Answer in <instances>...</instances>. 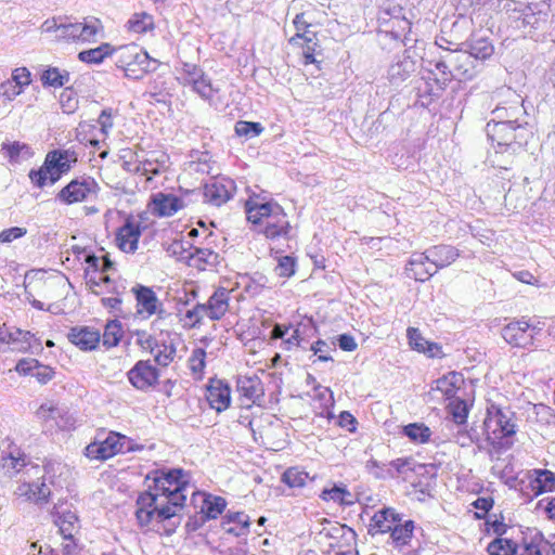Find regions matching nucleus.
Returning <instances> with one entry per match:
<instances>
[{
  "label": "nucleus",
  "instance_id": "nucleus-53",
  "mask_svg": "<svg viewBox=\"0 0 555 555\" xmlns=\"http://www.w3.org/2000/svg\"><path fill=\"white\" fill-rule=\"evenodd\" d=\"M321 499L324 501H333L340 505H349L351 501H347L346 496H350V492L346 487L334 486L330 489H323Z\"/></svg>",
  "mask_w": 555,
  "mask_h": 555
},
{
  "label": "nucleus",
  "instance_id": "nucleus-56",
  "mask_svg": "<svg viewBox=\"0 0 555 555\" xmlns=\"http://www.w3.org/2000/svg\"><path fill=\"white\" fill-rule=\"evenodd\" d=\"M296 258L293 256L278 257V264L275 266V273L281 278H291L296 272Z\"/></svg>",
  "mask_w": 555,
  "mask_h": 555
},
{
  "label": "nucleus",
  "instance_id": "nucleus-13",
  "mask_svg": "<svg viewBox=\"0 0 555 555\" xmlns=\"http://www.w3.org/2000/svg\"><path fill=\"white\" fill-rule=\"evenodd\" d=\"M541 328L529 324L525 319L509 322L502 328L503 339L511 346L527 348L533 345Z\"/></svg>",
  "mask_w": 555,
  "mask_h": 555
},
{
  "label": "nucleus",
  "instance_id": "nucleus-2",
  "mask_svg": "<svg viewBox=\"0 0 555 555\" xmlns=\"http://www.w3.org/2000/svg\"><path fill=\"white\" fill-rule=\"evenodd\" d=\"M247 220L254 231L264 235L271 242L288 241L291 224L283 207L276 202L259 197H250L245 203Z\"/></svg>",
  "mask_w": 555,
  "mask_h": 555
},
{
  "label": "nucleus",
  "instance_id": "nucleus-24",
  "mask_svg": "<svg viewBox=\"0 0 555 555\" xmlns=\"http://www.w3.org/2000/svg\"><path fill=\"white\" fill-rule=\"evenodd\" d=\"M425 251L436 273L439 270L451 266L461 256V253L456 247L447 244L431 246Z\"/></svg>",
  "mask_w": 555,
  "mask_h": 555
},
{
  "label": "nucleus",
  "instance_id": "nucleus-16",
  "mask_svg": "<svg viewBox=\"0 0 555 555\" xmlns=\"http://www.w3.org/2000/svg\"><path fill=\"white\" fill-rule=\"evenodd\" d=\"M127 437L111 431L103 441L92 442L86 448V455L92 460H107L117 453L125 452Z\"/></svg>",
  "mask_w": 555,
  "mask_h": 555
},
{
  "label": "nucleus",
  "instance_id": "nucleus-12",
  "mask_svg": "<svg viewBox=\"0 0 555 555\" xmlns=\"http://www.w3.org/2000/svg\"><path fill=\"white\" fill-rule=\"evenodd\" d=\"M99 190V184L92 177L82 176L73 179L61 189L55 199L64 205H73L95 197Z\"/></svg>",
  "mask_w": 555,
  "mask_h": 555
},
{
  "label": "nucleus",
  "instance_id": "nucleus-51",
  "mask_svg": "<svg viewBox=\"0 0 555 555\" xmlns=\"http://www.w3.org/2000/svg\"><path fill=\"white\" fill-rule=\"evenodd\" d=\"M263 129L264 128L260 122L246 120L237 121L234 127L236 135L245 139H253L260 135Z\"/></svg>",
  "mask_w": 555,
  "mask_h": 555
},
{
  "label": "nucleus",
  "instance_id": "nucleus-28",
  "mask_svg": "<svg viewBox=\"0 0 555 555\" xmlns=\"http://www.w3.org/2000/svg\"><path fill=\"white\" fill-rule=\"evenodd\" d=\"M250 518L244 512L229 511L222 518L221 527L230 534L245 537L249 532Z\"/></svg>",
  "mask_w": 555,
  "mask_h": 555
},
{
  "label": "nucleus",
  "instance_id": "nucleus-58",
  "mask_svg": "<svg viewBox=\"0 0 555 555\" xmlns=\"http://www.w3.org/2000/svg\"><path fill=\"white\" fill-rule=\"evenodd\" d=\"M137 344L144 350L152 353L153 350L157 347L158 338L152 336L145 331H137Z\"/></svg>",
  "mask_w": 555,
  "mask_h": 555
},
{
  "label": "nucleus",
  "instance_id": "nucleus-23",
  "mask_svg": "<svg viewBox=\"0 0 555 555\" xmlns=\"http://www.w3.org/2000/svg\"><path fill=\"white\" fill-rule=\"evenodd\" d=\"M152 212L158 217H170L183 208V201L175 194L158 192L151 196Z\"/></svg>",
  "mask_w": 555,
  "mask_h": 555
},
{
  "label": "nucleus",
  "instance_id": "nucleus-38",
  "mask_svg": "<svg viewBox=\"0 0 555 555\" xmlns=\"http://www.w3.org/2000/svg\"><path fill=\"white\" fill-rule=\"evenodd\" d=\"M415 525L413 520H405L403 524L401 521L396 522V525L390 530V539L396 546H403L410 543Z\"/></svg>",
  "mask_w": 555,
  "mask_h": 555
},
{
  "label": "nucleus",
  "instance_id": "nucleus-47",
  "mask_svg": "<svg viewBox=\"0 0 555 555\" xmlns=\"http://www.w3.org/2000/svg\"><path fill=\"white\" fill-rule=\"evenodd\" d=\"M309 479V474L299 467H289L282 475V481L289 488H301Z\"/></svg>",
  "mask_w": 555,
  "mask_h": 555
},
{
  "label": "nucleus",
  "instance_id": "nucleus-61",
  "mask_svg": "<svg viewBox=\"0 0 555 555\" xmlns=\"http://www.w3.org/2000/svg\"><path fill=\"white\" fill-rule=\"evenodd\" d=\"M310 350L313 352V354H318L319 361H333V358L327 354L332 348L326 341L322 339H318L315 343H313L310 347Z\"/></svg>",
  "mask_w": 555,
  "mask_h": 555
},
{
  "label": "nucleus",
  "instance_id": "nucleus-64",
  "mask_svg": "<svg viewBox=\"0 0 555 555\" xmlns=\"http://www.w3.org/2000/svg\"><path fill=\"white\" fill-rule=\"evenodd\" d=\"M98 124L100 125L101 132L105 137L108 135L114 126L111 108H105L101 112V114L98 117Z\"/></svg>",
  "mask_w": 555,
  "mask_h": 555
},
{
  "label": "nucleus",
  "instance_id": "nucleus-4",
  "mask_svg": "<svg viewBox=\"0 0 555 555\" xmlns=\"http://www.w3.org/2000/svg\"><path fill=\"white\" fill-rule=\"evenodd\" d=\"M402 0H384L378 9L377 23L380 35L390 36L406 46L412 23Z\"/></svg>",
  "mask_w": 555,
  "mask_h": 555
},
{
  "label": "nucleus",
  "instance_id": "nucleus-3",
  "mask_svg": "<svg viewBox=\"0 0 555 555\" xmlns=\"http://www.w3.org/2000/svg\"><path fill=\"white\" fill-rule=\"evenodd\" d=\"M41 29L43 33L52 34L56 41L91 42L95 41L98 35L103 31V25L94 16L85 17L81 22H73L67 16H57L46 20Z\"/></svg>",
  "mask_w": 555,
  "mask_h": 555
},
{
  "label": "nucleus",
  "instance_id": "nucleus-21",
  "mask_svg": "<svg viewBox=\"0 0 555 555\" xmlns=\"http://www.w3.org/2000/svg\"><path fill=\"white\" fill-rule=\"evenodd\" d=\"M405 274L409 279H413L417 282H426L436 274L426 251L413 253L411 255L405 266Z\"/></svg>",
  "mask_w": 555,
  "mask_h": 555
},
{
  "label": "nucleus",
  "instance_id": "nucleus-7",
  "mask_svg": "<svg viewBox=\"0 0 555 555\" xmlns=\"http://www.w3.org/2000/svg\"><path fill=\"white\" fill-rule=\"evenodd\" d=\"M486 132L496 153H516L527 145L533 135L532 126L524 124H487Z\"/></svg>",
  "mask_w": 555,
  "mask_h": 555
},
{
  "label": "nucleus",
  "instance_id": "nucleus-37",
  "mask_svg": "<svg viewBox=\"0 0 555 555\" xmlns=\"http://www.w3.org/2000/svg\"><path fill=\"white\" fill-rule=\"evenodd\" d=\"M20 491L23 495H26L28 500L39 505L48 503L51 495V490L44 481L24 483L20 487Z\"/></svg>",
  "mask_w": 555,
  "mask_h": 555
},
{
  "label": "nucleus",
  "instance_id": "nucleus-41",
  "mask_svg": "<svg viewBox=\"0 0 555 555\" xmlns=\"http://www.w3.org/2000/svg\"><path fill=\"white\" fill-rule=\"evenodd\" d=\"M402 433L412 442L424 444L430 440L431 430L424 423H411L403 427Z\"/></svg>",
  "mask_w": 555,
  "mask_h": 555
},
{
  "label": "nucleus",
  "instance_id": "nucleus-52",
  "mask_svg": "<svg viewBox=\"0 0 555 555\" xmlns=\"http://www.w3.org/2000/svg\"><path fill=\"white\" fill-rule=\"evenodd\" d=\"M121 339V325L118 321H111L106 324L102 335L103 345L107 348L115 347Z\"/></svg>",
  "mask_w": 555,
  "mask_h": 555
},
{
  "label": "nucleus",
  "instance_id": "nucleus-11",
  "mask_svg": "<svg viewBox=\"0 0 555 555\" xmlns=\"http://www.w3.org/2000/svg\"><path fill=\"white\" fill-rule=\"evenodd\" d=\"M434 60L439 66L444 65V70L449 72V74L453 76V79L459 80H472L483 68L481 62L472 56L464 48H460L457 51L447 52L446 54H439V56Z\"/></svg>",
  "mask_w": 555,
  "mask_h": 555
},
{
  "label": "nucleus",
  "instance_id": "nucleus-26",
  "mask_svg": "<svg viewBox=\"0 0 555 555\" xmlns=\"http://www.w3.org/2000/svg\"><path fill=\"white\" fill-rule=\"evenodd\" d=\"M462 48L480 61L482 65L494 52V47L490 39L479 34H475L468 40L462 42Z\"/></svg>",
  "mask_w": 555,
  "mask_h": 555
},
{
  "label": "nucleus",
  "instance_id": "nucleus-54",
  "mask_svg": "<svg viewBox=\"0 0 555 555\" xmlns=\"http://www.w3.org/2000/svg\"><path fill=\"white\" fill-rule=\"evenodd\" d=\"M193 90L203 99L210 100L218 89L211 83V80L204 74L199 75L192 83Z\"/></svg>",
  "mask_w": 555,
  "mask_h": 555
},
{
  "label": "nucleus",
  "instance_id": "nucleus-63",
  "mask_svg": "<svg viewBox=\"0 0 555 555\" xmlns=\"http://www.w3.org/2000/svg\"><path fill=\"white\" fill-rule=\"evenodd\" d=\"M11 80L24 90L31 82L30 72L26 67L15 68L12 72Z\"/></svg>",
  "mask_w": 555,
  "mask_h": 555
},
{
  "label": "nucleus",
  "instance_id": "nucleus-29",
  "mask_svg": "<svg viewBox=\"0 0 555 555\" xmlns=\"http://www.w3.org/2000/svg\"><path fill=\"white\" fill-rule=\"evenodd\" d=\"M229 301L230 291L224 287H218L206 302L209 312V320H221L229 310Z\"/></svg>",
  "mask_w": 555,
  "mask_h": 555
},
{
  "label": "nucleus",
  "instance_id": "nucleus-19",
  "mask_svg": "<svg viewBox=\"0 0 555 555\" xmlns=\"http://www.w3.org/2000/svg\"><path fill=\"white\" fill-rule=\"evenodd\" d=\"M142 224L132 216L126 218L124 224L116 232V244L124 253H134L142 234Z\"/></svg>",
  "mask_w": 555,
  "mask_h": 555
},
{
  "label": "nucleus",
  "instance_id": "nucleus-25",
  "mask_svg": "<svg viewBox=\"0 0 555 555\" xmlns=\"http://www.w3.org/2000/svg\"><path fill=\"white\" fill-rule=\"evenodd\" d=\"M399 521H401V517L393 508H382L372 516L369 533L375 535L390 532L391 528Z\"/></svg>",
  "mask_w": 555,
  "mask_h": 555
},
{
  "label": "nucleus",
  "instance_id": "nucleus-22",
  "mask_svg": "<svg viewBox=\"0 0 555 555\" xmlns=\"http://www.w3.org/2000/svg\"><path fill=\"white\" fill-rule=\"evenodd\" d=\"M68 340L82 351L96 349L101 340L100 331L85 325L74 326L67 334Z\"/></svg>",
  "mask_w": 555,
  "mask_h": 555
},
{
  "label": "nucleus",
  "instance_id": "nucleus-45",
  "mask_svg": "<svg viewBox=\"0 0 555 555\" xmlns=\"http://www.w3.org/2000/svg\"><path fill=\"white\" fill-rule=\"evenodd\" d=\"M227 507L225 499L216 495H208L203 503L202 512L207 519H216Z\"/></svg>",
  "mask_w": 555,
  "mask_h": 555
},
{
  "label": "nucleus",
  "instance_id": "nucleus-6",
  "mask_svg": "<svg viewBox=\"0 0 555 555\" xmlns=\"http://www.w3.org/2000/svg\"><path fill=\"white\" fill-rule=\"evenodd\" d=\"M515 413L509 409L496 405L488 408L485 420L487 439L495 449H509L513 446L512 437L516 434Z\"/></svg>",
  "mask_w": 555,
  "mask_h": 555
},
{
  "label": "nucleus",
  "instance_id": "nucleus-35",
  "mask_svg": "<svg viewBox=\"0 0 555 555\" xmlns=\"http://www.w3.org/2000/svg\"><path fill=\"white\" fill-rule=\"evenodd\" d=\"M392 479L401 478L406 481L411 478L412 473L421 474L425 466L417 463L413 457H398L390 461Z\"/></svg>",
  "mask_w": 555,
  "mask_h": 555
},
{
  "label": "nucleus",
  "instance_id": "nucleus-46",
  "mask_svg": "<svg viewBox=\"0 0 555 555\" xmlns=\"http://www.w3.org/2000/svg\"><path fill=\"white\" fill-rule=\"evenodd\" d=\"M487 551L489 555H516L517 544L505 538H496L489 543Z\"/></svg>",
  "mask_w": 555,
  "mask_h": 555
},
{
  "label": "nucleus",
  "instance_id": "nucleus-32",
  "mask_svg": "<svg viewBox=\"0 0 555 555\" xmlns=\"http://www.w3.org/2000/svg\"><path fill=\"white\" fill-rule=\"evenodd\" d=\"M54 525L59 528L63 539H72L79 532V519L76 513L72 511L63 513H52Z\"/></svg>",
  "mask_w": 555,
  "mask_h": 555
},
{
  "label": "nucleus",
  "instance_id": "nucleus-42",
  "mask_svg": "<svg viewBox=\"0 0 555 555\" xmlns=\"http://www.w3.org/2000/svg\"><path fill=\"white\" fill-rule=\"evenodd\" d=\"M115 50L108 43H102L94 49L83 50L78 53V60L88 64H100Z\"/></svg>",
  "mask_w": 555,
  "mask_h": 555
},
{
  "label": "nucleus",
  "instance_id": "nucleus-60",
  "mask_svg": "<svg viewBox=\"0 0 555 555\" xmlns=\"http://www.w3.org/2000/svg\"><path fill=\"white\" fill-rule=\"evenodd\" d=\"M205 357L206 352L198 348L195 349L189 360L190 362V369L194 374H201L203 373L205 369Z\"/></svg>",
  "mask_w": 555,
  "mask_h": 555
},
{
  "label": "nucleus",
  "instance_id": "nucleus-30",
  "mask_svg": "<svg viewBox=\"0 0 555 555\" xmlns=\"http://www.w3.org/2000/svg\"><path fill=\"white\" fill-rule=\"evenodd\" d=\"M464 383L461 373L451 371L433 383L431 390L440 391L446 399H454L460 386Z\"/></svg>",
  "mask_w": 555,
  "mask_h": 555
},
{
  "label": "nucleus",
  "instance_id": "nucleus-15",
  "mask_svg": "<svg viewBox=\"0 0 555 555\" xmlns=\"http://www.w3.org/2000/svg\"><path fill=\"white\" fill-rule=\"evenodd\" d=\"M548 20V7L544 3L524 5L520 13L513 15V22L516 23L515 27L519 29H543Z\"/></svg>",
  "mask_w": 555,
  "mask_h": 555
},
{
  "label": "nucleus",
  "instance_id": "nucleus-14",
  "mask_svg": "<svg viewBox=\"0 0 555 555\" xmlns=\"http://www.w3.org/2000/svg\"><path fill=\"white\" fill-rule=\"evenodd\" d=\"M416 56L410 49H405L402 53L393 56L387 70V79L392 86L398 87L416 72Z\"/></svg>",
  "mask_w": 555,
  "mask_h": 555
},
{
  "label": "nucleus",
  "instance_id": "nucleus-40",
  "mask_svg": "<svg viewBox=\"0 0 555 555\" xmlns=\"http://www.w3.org/2000/svg\"><path fill=\"white\" fill-rule=\"evenodd\" d=\"M152 354L158 365L167 366L173 361L176 347L171 339H159L157 347L152 351Z\"/></svg>",
  "mask_w": 555,
  "mask_h": 555
},
{
  "label": "nucleus",
  "instance_id": "nucleus-10",
  "mask_svg": "<svg viewBox=\"0 0 555 555\" xmlns=\"http://www.w3.org/2000/svg\"><path fill=\"white\" fill-rule=\"evenodd\" d=\"M495 94L498 98H504L505 100L498 102L491 112L492 118L487 124H524L525 126H531L527 120L528 114L519 94L511 88H502Z\"/></svg>",
  "mask_w": 555,
  "mask_h": 555
},
{
  "label": "nucleus",
  "instance_id": "nucleus-57",
  "mask_svg": "<svg viewBox=\"0 0 555 555\" xmlns=\"http://www.w3.org/2000/svg\"><path fill=\"white\" fill-rule=\"evenodd\" d=\"M60 104L63 113L72 114L78 108V98L70 88H65L60 95Z\"/></svg>",
  "mask_w": 555,
  "mask_h": 555
},
{
  "label": "nucleus",
  "instance_id": "nucleus-55",
  "mask_svg": "<svg viewBox=\"0 0 555 555\" xmlns=\"http://www.w3.org/2000/svg\"><path fill=\"white\" fill-rule=\"evenodd\" d=\"M259 380L257 378L244 377L237 380V390L247 399H255L259 392Z\"/></svg>",
  "mask_w": 555,
  "mask_h": 555
},
{
  "label": "nucleus",
  "instance_id": "nucleus-33",
  "mask_svg": "<svg viewBox=\"0 0 555 555\" xmlns=\"http://www.w3.org/2000/svg\"><path fill=\"white\" fill-rule=\"evenodd\" d=\"M132 292L135 296L139 313L145 312L149 317L156 313L158 298L151 287L138 284L132 288Z\"/></svg>",
  "mask_w": 555,
  "mask_h": 555
},
{
  "label": "nucleus",
  "instance_id": "nucleus-43",
  "mask_svg": "<svg viewBox=\"0 0 555 555\" xmlns=\"http://www.w3.org/2000/svg\"><path fill=\"white\" fill-rule=\"evenodd\" d=\"M43 86L61 88L69 81V73L57 67H48L41 75Z\"/></svg>",
  "mask_w": 555,
  "mask_h": 555
},
{
  "label": "nucleus",
  "instance_id": "nucleus-27",
  "mask_svg": "<svg viewBox=\"0 0 555 555\" xmlns=\"http://www.w3.org/2000/svg\"><path fill=\"white\" fill-rule=\"evenodd\" d=\"M406 337L411 349L425 353L429 358H440L442 356L441 347L437 343L425 339L418 328L408 327Z\"/></svg>",
  "mask_w": 555,
  "mask_h": 555
},
{
  "label": "nucleus",
  "instance_id": "nucleus-62",
  "mask_svg": "<svg viewBox=\"0 0 555 555\" xmlns=\"http://www.w3.org/2000/svg\"><path fill=\"white\" fill-rule=\"evenodd\" d=\"M83 261L88 264L85 270V278H88L90 273L96 274L101 272V256H96L92 251H89L86 253Z\"/></svg>",
  "mask_w": 555,
  "mask_h": 555
},
{
  "label": "nucleus",
  "instance_id": "nucleus-50",
  "mask_svg": "<svg viewBox=\"0 0 555 555\" xmlns=\"http://www.w3.org/2000/svg\"><path fill=\"white\" fill-rule=\"evenodd\" d=\"M448 408L453 421L457 425L466 423L469 413V405L465 400L461 398L451 399Z\"/></svg>",
  "mask_w": 555,
  "mask_h": 555
},
{
  "label": "nucleus",
  "instance_id": "nucleus-5",
  "mask_svg": "<svg viewBox=\"0 0 555 555\" xmlns=\"http://www.w3.org/2000/svg\"><path fill=\"white\" fill-rule=\"evenodd\" d=\"M77 160V153L72 149L53 150L47 154L43 165L39 169H31L28 177L37 188L41 189L47 183L52 185L67 173Z\"/></svg>",
  "mask_w": 555,
  "mask_h": 555
},
{
  "label": "nucleus",
  "instance_id": "nucleus-8",
  "mask_svg": "<svg viewBox=\"0 0 555 555\" xmlns=\"http://www.w3.org/2000/svg\"><path fill=\"white\" fill-rule=\"evenodd\" d=\"M428 65L431 67L423 73L415 86L417 98L415 104L425 108L439 100L453 80V76L444 70V65L439 66L435 60L428 61Z\"/></svg>",
  "mask_w": 555,
  "mask_h": 555
},
{
  "label": "nucleus",
  "instance_id": "nucleus-31",
  "mask_svg": "<svg viewBox=\"0 0 555 555\" xmlns=\"http://www.w3.org/2000/svg\"><path fill=\"white\" fill-rule=\"evenodd\" d=\"M167 162L168 157L165 153L151 152L146 158L139 162L135 171L151 180L152 176H157L167 168Z\"/></svg>",
  "mask_w": 555,
  "mask_h": 555
},
{
  "label": "nucleus",
  "instance_id": "nucleus-49",
  "mask_svg": "<svg viewBox=\"0 0 555 555\" xmlns=\"http://www.w3.org/2000/svg\"><path fill=\"white\" fill-rule=\"evenodd\" d=\"M11 345L12 350L28 351L31 347V340L35 339V335L29 331H23L17 327H13Z\"/></svg>",
  "mask_w": 555,
  "mask_h": 555
},
{
  "label": "nucleus",
  "instance_id": "nucleus-9",
  "mask_svg": "<svg viewBox=\"0 0 555 555\" xmlns=\"http://www.w3.org/2000/svg\"><path fill=\"white\" fill-rule=\"evenodd\" d=\"M117 67L125 72V76L139 80L145 74L154 72L157 67L156 60L150 57L149 53L138 44L119 47L114 51Z\"/></svg>",
  "mask_w": 555,
  "mask_h": 555
},
{
  "label": "nucleus",
  "instance_id": "nucleus-20",
  "mask_svg": "<svg viewBox=\"0 0 555 555\" xmlns=\"http://www.w3.org/2000/svg\"><path fill=\"white\" fill-rule=\"evenodd\" d=\"M127 376L135 389L146 390L157 383L159 373L150 361L140 360L129 370Z\"/></svg>",
  "mask_w": 555,
  "mask_h": 555
},
{
  "label": "nucleus",
  "instance_id": "nucleus-36",
  "mask_svg": "<svg viewBox=\"0 0 555 555\" xmlns=\"http://www.w3.org/2000/svg\"><path fill=\"white\" fill-rule=\"evenodd\" d=\"M534 495L555 491V473L548 469H534L530 479Z\"/></svg>",
  "mask_w": 555,
  "mask_h": 555
},
{
  "label": "nucleus",
  "instance_id": "nucleus-39",
  "mask_svg": "<svg viewBox=\"0 0 555 555\" xmlns=\"http://www.w3.org/2000/svg\"><path fill=\"white\" fill-rule=\"evenodd\" d=\"M1 150L4 152L9 162L14 164L28 159L33 155L31 150L27 144L17 141L12 143H2Z\"/></svg>",
  "mask_w": 555,
  "mask_h": 555
},
{
  "label": "nucleus",
  "instance_id": "nucleus-17",
  "mask_svg": "<svg viewBox=\"0 0 555 555\" xmlns=\"http://www.w3.org/2000/svg\"><path fill=\"white\" fill-rule=\"evenodd\" d=\"M236 191L234 180L228 177H216L204 186V199L210 205L220 207L231 199Z\"/></svg>",
  "mask_w": 555,
  "mask_h": 555
},
{
  "label": "nucleus",
  "instance_id": "nucleus-34",
  "mask_svg": "<svg viewBox=\"0 0 555 555\" xmlns=\"http://www.w3.org/2000/svg\"><path fill=\"white\" fill-rule=\"evenodd\" d=\"M189 255L184 257L193 261L199 270H205L206 267H217L220 262L219 254L210 248L196 247L189 244Z\"/></svg>",
  "mask_w": 555,
  "mask_h": 555
},
{
  "label": "nucleus",
  "instance_id": "nucleus-18",
  "mask_svg": "<svg viewBox=\"0 0 555 555\" xmlns=\"http://www.w3.org/2000/svg\"><path fill=\"white\" fill-rule=\"evenodd\" d=\"M205 397L209 406L217 413H221L231 404V387L223 379L210 378L206 385Z\"/></svg>",
  "mask_w": 555,
  "mask_h": 555
},
{
  "label": "nucleus",
  "instance_id": "nucleus-44",
  "mask_svg": "<svg viewBox=\"0 0 555 555\" xmlns=\"http://www.w3.org/2000/svg\"><path fill=\"white\" fill-rule=\"evenodd\" d=\"M127 26L132 33L143 34L154 28V20L149 13H134L127 22Z\"/></svg>",
  "mask_w": 555,
  "mask_h": 555
},
{
  "label": "nucleus",
  "instance_id": "nucleus-48",
  "mask_svg": "<svg viewBox=\"0 0 555 555\" xmlns=\"http://www.w3.org/2000/svg\"><path fill=\"white\" fill-rule=\"evenodd\" d=\"M365 469L370 475L378 480L392 479L393 477L390 462L382 463L371 459L365 463Z\"/></svg>",
  "mask_w": 555,
  "mask_h": 555
},
{
  "label": "nucleus",
  "instance_id": "nucleus-59",
  "mask_svg": "<svg viewBox=\"0 0 555 555\" xmlns=\"http://www.w3.org/2000/svg\"><path fill=\"white\" fill-rule=\"evenodd\" d=\"M23 92V89L18 87L14 81L8 79L0 83V96L4 100L12 101Z\"/></svg>",
  "mask_w": 555,
  "mask_h": 555
},
{
  "label": "nucleus",
  "instance_id": "nucleus-1",
  "mask_svg": "<svg viewBox=\"0 0 555 555\" xmlns=\"http://www.w3.org/2000/svg\"><path fill=\"white\" fill-rule=\"evenodd\" d=\"M149 490L137 499L135 518L140 528L167 535L176 531L180 520H175L186 501L189 479L181 468L155 470Z\"/></svg>",
  "mask_w": 555,
  "mask_h": 555
}]
</instances>
